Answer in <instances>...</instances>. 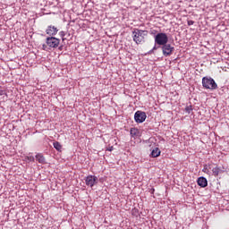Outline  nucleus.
<instances>
[{"instance_id":"nucleus-4","label":"nucleus","mask_w":229,"mask_h":229,"mask_svg":"<svg viewBox=\"0 0 229 229\" xmlns=\"http://www.w3.org/2000/svg\"><path fill=\"white\" fill-rule=\"evenodd\" d=\"M46 44L48 46V47L56 49V47L60 46V38H55L53 36L47 37L46 39Z\"/></svg>"},{"instance_id":"nucleus-2","label":"nucleus","mask_w":229,"mask_h":229,"mask_svg":"<svg viewBox=\"0 0 229 229\" xmlns=\"http://www.w3.org/2000/svg\"><path fill=\"white\" fill-rule=\"evenodd\" d=\"M202 87L208 90H216L217 89V83L211 77H203Z\"/></svg>"},{"instance_id":"nucleus-21","label":"nucleus","mask_w":229,"mask_h":229,"mask_svg":"<svg viewBox=\"0 0 229 229\" xmlns=\"http://www.w3.org/2000/svg\"><path fill=\"white\" fill-rule=\"evenodd\" d=\"M0 96H6V91L4 89H0Z\"/></svg>"},{"instance_id":"nucleus-3","label":"nucleus","mask_w":229,"mask_h":229,"mask_svg":"<svg viewBox=\"0 0 229 229\" xmlns=\"http://www.w3.org/2000/svg\"><path fill=\"white\" fill-rule=\"evenodd\" d=\"M167 42H169L167 34L161 32L155 36V44H157V46H165V44H167Z\"/></svg>"},{"instance_id":"nucleus-8","label":"nucleus","mask_w":229,"mask_h":229,"mask_svg":"<svg viewBox=\"0 0 229 229\" xmlns=\"http://www.w3.org/2000/svg\"><path fill=\"white\" fill-rule=\"evenodd\" d=\"M47 35H49L50 37H55L56 33H58V29L55 26H48L46 30Z\"/></svg>"},{"instance_id":"nucleus-1","label":"nucleus","mask_w":229,"mask_h":229,"mask_svg":"<svg viewBox=\"0 0 229 229\" xmlns=\"http://www.w3.org/2000/svg\"><path fill=\"white\" fill-rule=\"evenodd\" d=\"M146 35H148V30H142L139 29H134L132 31V39L135 44H144L146 42Z\"/></svg>"},{"instance_id":"nucleus-11","label":"nucleus","mask_w":229,"mask_h":229,"mask_svg":"<svg viewBox=\"0 0 229 229\" xmlns=\"http://www.w3.org/2000/svg\"><path fill=\"white\" fill-rule=\"evenodd\" d=\"M130 134H131V137L137 139V137L140 135V131H139V129L137 128H131Z\"/></svg>"},{"instance_id":"nucleus-18","label":"nucleus","mask_w":229,"mask_h":229,"mask_svg":"<svg viewBox=\"0 0 229 229\" xmlns=\"http://www.w3.org/2000/svg\"><path fill=\"white\" fill-rule=\"evenodd\" d=\"M185 112H187V114H191V112H192V106H186Z\"/></svg>"},{"instance_id":"nucleus-22","label":"nucleus","mask_w":229,"mask_h":229,"mask_svg":"<svg viewBox=\"0 0 229 229\" xmlns=\"http://www.w3.org/2000/svg\"><path fill=\"white\" fill-rule=\"evenodd\" d=\"M42 49H43L44 51H46V50L47 49V45L43 44V45H42Z\"/></svg>"},{"instance_id":"nucleus-17","label":"nucleus","mask_w":229,"mask_h":229,"mask_svg":"<svg viewBox=\"0 0 229 229\" xmlns=\"http://www.w3.org/2000/svg\"><path fill=\"white\" fill-rule=\"evenodd\" d=\"M60 37L62 38L63 42L65 40V31L62 30L59 32Z\"/></svg>"},{"instance_id":"nucleus-16","label":"nucleus","mask_w":229,"mask_h":229,"mask_svg":"<svg viewBox=\"0 0 229 229\" xmlns=\"http://www.w3.org/2000/svg\"><path fill=\"white\" fill-rule=\"evenodd\" d=\"M25 160H27V162H35V157L33 156H27Z\"/></svg>"},{"instance_id":"nucleus-10","label":"nucleus","mask_w":229,"mask_h":229,"mask_svg":"<svg viewBox=\"0 0 229 229\" xmlns=\"http://www.w3.org/2000/svg\"><path fill=\"white\" fill-rule=\"evenodd\" d=\"M197 183L199 185V187L205 188L207 185H208V181H207V178L201 176L198 178Z\"/></svg>"},{"instance_id":"nucleus-5","label":"nucleus","mask_w":229,"mask_h":229,"mask_svg":"<svg viewBox=\"0 0 229 229\" xmlns=\"http://www.w3.org/2000/svg\"><path fill=\"white\" fill-rule=\"evenodd\" d=\"M84 180L87 187H90L91 189L92 187H94V185H98V182H99V180L98 179V176L96 175H88L85 177Z\"/></svg>"},{"instance_id":"nucleus-23","label":"nucleus","mask_w":229,"mask_h":229,"mask_svg":"<svg viewBox=\"0 0 229 229\" xmlns=\"http://www.w3.org/2000/svg\"><path fill=\"white\" fill-rule=\"evenodd\" d=\"M107 151H114V147H113V146L109 147V148H107Z\"/></svg>"},{"instance_id":"nucleus-14","label":"nucleus","mask_w":229,"mask_h":229,"mask_svg":"<svg viewBox=\"0 0 229 229\" xmlns=\"http://www.w3.org/2000/svg\"><path fill=\"white\" fill-rule=\"evenodd\" d=\"M53 146H54L55 149H56V151H62V144H60V142L55 141L53 143Z\"/></svg>"},{"instance_id":"nucleus-13","label":"nucleus","mask_w":229,"mask_h":229,"mask_svg":"<svg viewBox=\"0 0 229 229\" xmlns=\"http://www.w3.org/2000/svg\"><path fill=\"white\" fill-rule=\"evenodd\" d=\"M160 153H161L160 148H155L154 149H152L150 155H151L152 158H157V157H160Z\"/></svg>"},{"instance_id":"nucleus-6","label":"nucleus","mask_w":229,"mask_h":229,"mask_svg":"<svg viewBox=\"0 0 229 229\" xmlns=\"http://www.w3.org/2000/svg\"><path fill=\"white\" fill-rule=\"evenodd\" d=\"M163 55L164 56H171L174 51V47L171 46V44L165 43L161 47Z\"/></svg>"},{"instance_id":"nucleus-26","label":"nucleus","mask_w":229,"mask_h":229,"mask_svg":"<svg viewBox=\"0 0 229 229\" xmlns=\"http://www.w3.org/2000/svg\"><path fill=\"white\" fill-rule=\"evenodd\" d=\"M153 49H151L149 52H148V55H151V53H153Z\"/></svg>"},{"instance_id":"nucleus-9","label":"nucleus","mask_w":229,"mask_h":229,"mask_svg":"<svg viewBox=\"0 0 229 229\" xmlns=\"http://www.w3.org/2000/svg\"><path fill=\"white\" fill-rule=\"evenodd\" d=\"M223 173H225V170L220 166L216 165L212 169V175L215 176V178H217V176H219V174H223Z\"/></svg>"},{"instance_id":"nucleus-25","label":"nucleus","mask_w":229,"mask_h":229,"mask_svg":"<svg viewBox=\"0 0 229 229\" xmlns=\"http://www.w3.org/2000/svg\"><path fill=\"white\" fill-rule=\"evenodd\" d=\"M154 51H157V46H154L152 48Z\"/></svg>"},{"instance_id":"nucleus-12","label":"nucleus","mask_w":229,"mask_h":229,"mask_svg":"<svg viewBox=\"0 0 229 229\" xmlns=\"http://www.w3.org/2000/svg\"><path fill=\"white\" fill-rule=\"evenodd\" d=\"M36 160L38 162V164H46V157H44L42 153H38L36 155Z\"/></svg>"},{"instance_id":"nucleus-20","label":"nucleus","mask_w":229,"mask_h":229,"mask_svg":"<svg viewBox=\"0 0 229 229\" xmlns=\"http://www.w3.org/2000/svg\"><path fill=\"white\" fill-rule=\"evenodd\" d=\"M187 22H188V26H192L194 24V21L192 20H188Z\"/></svg>"},{"instance_id":"nucleus-27","label":"nucleus","mask_w":229,"mask_h":229,"mask_svg":"<svg viewBox=\"0 0 229 229\" xmlns=\"http://www.w3.org/2000/svg\"><path fill=\"white\" fill-rule=\"evenodd\" d=\"M62 47H59V50H60V51H62Z\"/></svg>"},{"instance_id":"nucleus-7","label":"nucleus","mask_w":229,"mask_h":229,"mask_svg":"<svg viewBox=\"0 0 229 229\" xmlns=\"http://www.w3.org/2000/svg\"><path fill=\"white\" fill-rule=\"evenodd\" d=\"M147 117H148V115H146V113L142 112V111H137L134 114V120L138 123H144V121H146Z\"/></svg>"},{"instance_id":"nucleus-15","label":"nucleus","mask_w":229,"mask_h":229,"mask_svg":"<svg viewBox=\"0 0 229 229\" xmlns=\"http://www.w3.org/2000/svg\"><path fill=\"white\" fill-rule=\"evenodd\" d=\"M131 216H133L134 217H139V209L137 208H134L131 209Z\"/></svg>"},{"instance_id":"nucleus-19","label":"nucleus","mask_w":229,"mask_h":229,"mask_svg":"<svg viewBox=\"0 0 229 229\" xmlns=\"http://www.w3.org/2000/svg\"><path fill=\"white\" fill-rule=\"evenodd\" d=\"M203 173H206L207 174H209L210 173V170H208V166H207V165H204V168H203Z\"/></svg>"},{"instance_id":"nucleus-24","label":"nucleus","mask_w":229,"mask_h":229,"mask_svg":"<svg viewBox=\"0 0 229 229\" xmlns=\"http://www.w3.org/2000/svg\"><path fill=\"white\" fill-rule=\"evenodd\" d=\"M157 33V30H152L151 35H155Z\"/></svg>"}]
</instances>
